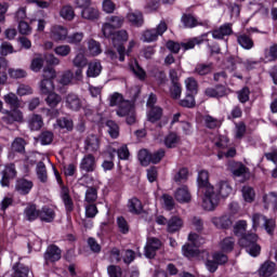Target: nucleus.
<instances>
[{
  "mask_svg": "<svg viewBox=\"0 0 277 277\" xmlns=\"http://www.w3.org/2000/svg\"><path fill=\"white\" fill-rule=\"evenodd\" d=\"M130 93L132 94L131 101H124L120 93H113L109 96V105L110 107H118L117 116L120 118L127 117V123L133 124L135 123V106L133 101L140 95V87L131 89Z\"/></svg>",
  "mask_w": 277,
  "mask_h": 277,
  "instance_id": "nucleus-1",
  "label": "nucleus"
},
{
  "mask_svg": "<svg viewBox=\"0 0 277 277\" xmlns=\"http://www.w3.org/2000/svg\"><path fill=\"white\" fill-rule=\"evenodd\" d=\"M230 194H233V187L226 181L219 182L215 187H208L202 201L203 209L213 211L217 207L220 198H228Z\"/></svg>",
  "mask_w": 277,
  "mask_h": 277,
  "instance_id": "nucleus-2",
  "label": "nucleus"
},
{
  "mask_svg": "<svg viewBox=\"0 0 277 277\" xmlns=\"http://www.w3.org/2000/svg\"><path fill=\"white\" fill-rule=\"evenodd\" d=\"M129 40V34L127 30H119L113 35L111 41L113 47L116 49V51L111 50V48L107 49L105 51V55L110 62L116 64V62H124V55H126V49H124V42Z\"/></svg>",
  "mask_w": 277,
  "mask_h": 277,
  "instance_id": "nucleus-3",
  "label": "nucleus"
},
{
  "mask_svg": "<svg viewBox=\"0 0 277 277\" xmlns=\"http://www.w3.org/2000/svg\"><path fill=\"white\" fill-rule=\"evenodd\" d=\"M166 157V150L164 149H158L156 151H148V149L143 148L140 149L137 153V159L141 163V166H144L145 168L150 166L153 163L154 166H157V163H161V160Z\"/></svg>",
  "mask_w": 277,
  "mask_h": 277,
  "instance_id": "nucleus-4",
  "label": "nucleus"
},
{
  "mask_svg": "<svg viewBox=\"0 0 277 277\" xmlns=\"http://www.w3.org/2000/svg\"><path fill=\"white\" fill-rule=\"evenodd\" d=\"M57 77V72L53 67H47L43 69L42 80L40 82V92L41 94H51L54 92L55 84H53V79Z\"/></svg>",
  "mask_w": 277,
  "mask_h": 277,
  "instance_id": "nucleus-5",
  "label": "nucleus"
},
{
  "mask_svg": "<svg viewBox=\"0 0 277 277\" xmlns=\"http://www.w3.org/2000/svg\"><path fill=\"white\" fill-rule=\"evenodd\" d=\"M259 236L256 234H246L239 239V246L246 248L251 256L261 254V246L256 243Z\"/></svg>",
  "mask_w": 277,
  "mask_h": 277,
  "instance_id": "nucleus-6",
  "label": "nucleus"
},
{
  "mask_svg": "<svg viewBox=\"0 0 277 277\" xmlns=\"http://www.w3.org/2000/svg\"><path fill=\"white\" fill-rule=\"evenodd\" d=\"M168 31V24L166 22H160L155 28L145 30L142 35L143 42H155L159 36Z\"/></svg>",
  "mask_w": 277,
  "mask_h": 277,
  "instance_id": "nucleus-7",
  "label": "nucleus"
},
{
  "mask_svg": "<svg viewBox=\"0 0 277 277\" xmlns=\"http://www.w3.org/2000/svg\"><path fill=\"white\" fill-rule=\"evenodd\" d=\"M213 260H208L206 262V267L209 269L212 274L213 272L217 271V265H224V263L228 262V256L224 253L216 252L212 255Z\"/></svg>",
  "mask_w": 277,
  "mask_h": 277,
  "instance_id": "nucleus-8",
  "label": "nucleus"
},
{
  "mask_svg": "<svg viewBox=\"0 0 277 277\" xmlns=\"http://www.w3.org/2000/svg\"><path fill=\"white\" fill-rule=\"evenodd\" d=\"M50 38L54 42H64L68 38V29L64 26H52L50 29Z\"/></svg>",
  "mask_w": 277,
  "mask_h": 277,
  "instance_id": "nucleus-9",
  "label": "nucleus"
},
{
  "mask_svg": "<svg viewBox=\"0 0 277 277\" xmlns=\"http://www.w3.org/2000/svg\"><path fill=\"white\" fill-rule=\"evenodd\" d=\"M2 117V121L5 124H14V122H23V111L18 110V108H14L13 110H4Z\"/></svg>",
  "mask_w": 277,
  "mask_h": 277,
  "instance_id": "nucleus-10",
  "label": "nucleus"
},
{
  "mask_svg": "<svg viewBox=\"0 0 277 277\" xmlns=\"http://www.w3.org/2000/svg\"><path fill=\"white\" fill-rule=\"evenodd\" d=\"M60 259H62V249L55 245L49 246L44 253L45 263H55Z\"/></svg>",
  "mask_w": 277,
  "mask_h": 277,
  "instance_id": "nucleus-11",
  "label": "nucleus"
},
{
  "mask_svg": "<svg viewBox=\"0 0 277 277\" xmlns=\"http://www.w3.org/2000/svg\"><path fill=\"white\" fill-rule=\"evenodd\" d=\"M161 248V240L157 238H149L145 247V256L147 259H155L157 250Z\"/></svg>",
  "mask_w": 277,
  "mask_h": 277,
  "instance_id": "nucleus-12",
  "label": "nucleus"
},
{
  "mask_svg": "<svg viewBox=\"0 0 277 277\" xmlns=\"http://www.w3.org/2000/svg\"><path fill=\"white\" fill-rule=\"evenodd\" d=\"M82 172H94L96 170V158L92 154L85 155L80 162Z\"/></svg>",
  "mask_w": 277,
  "mask_h": 277,
  "instance_id": "nucleus-13",
  "label": "nucleus"
},
{
  "mask_svg": "<svg viewBox=\"0 0 277 277\" xmlns=\"http://www.w3.org/2000/svg\"><path fill=\"white\" fill-rule=\"evenodd\" d=\"M12 179H16V168L14 167V164H9L2 171V179H1L2 187H8Z\"/></svg>",
  "mask_w": 277,
  "mask_h": 277,
  "instance_id": "nucleus-14",
  "label": "nucleus"
},
{
  "mask_svg": "<svg viewBox=\"0 0 277 277\" xmlns=\"http://www.w3.org/2000/svg\"><path fill=\"white\" fill-rule=\"evenodd\" d=\"M229 170L235 176H242L243 179H248V176H250L248 168L241 162H230Z\"/></svg>",
  "mask_w": 277,
  "mask_h": 277,
  "instance_id": "nucleus-15",
  "label": "nucleus"
},
{
  "mask_svg": "<svg viewBox=\"0 0 277 277\" xmlns=\"http://www.w3.org/2000/svg\"><path fill=\"white\" fill-rule=\"evenodd\" d=\"M127 21L134 27H142L144 25V15L140 11H130L127 14Z\"/></svg>",
  "mask_w": 277,
  "mask_h": 277,
  "instance_id": "nucleus-16",
  "label": "nucleus"
},
{
  "mask_svg": "<svg viewBox=\"0 0 277 277\" xmlns=\"http://www.w3.org/2000/svg\"><path fill=\"white\" fill-rule=\"evenodd\" d=\"M31 187H34V183L27 180H17L15 184V189L22 196H27L29 192H31Z\"/></svg>",
  "mask_w": 277,
  "mask_h": 277,
  "instance_id": "nucleus-17",
  "label": "nucleus"
},
{
  "mask_svg": "<svg viewBox=\"0 0 277 277\" xmlns=\"http://www.w3.org/2000/svg\"><path fill=\"white\" fill-rule=\"evenodd\" d=\"M230 34H233V27H230V24H225L212 31V38L215 40H222L224 37L230 36Z\"/></svg>",
  "mask_w": 277,
  "mask_h": 277,
  "instance_id": "nucleus-18",
  "label": "nucleus"
},
{
  "mask_svg": "<svg viewBox=\"0 0 277 277\" xmlns=\"http://www.w3.org/2000/svg\"><path fill=\"white\" fill-rule=\"evenodd\" d=\"M273 274H276V263L264 262L259 269V275L262 277H269Z\"/></svg>",
  "mask_w": 277,
  "mask_h": 277,
  "instance_id": "nucleus-19",
  "label": "nucleus"
},
{
  "mask_svg": "<svg viewBox=\"0 0 277 277\" xmlns=\"http://www.w3.org/2000/svg\"><path fill=\"white\" fill-rule=\"evenodd\" d=\"M24 217L28 222H34L40 217V210H38L35 205H30L24 210Z\"/></svg>",
  "mask_w": 277,
  "mask_h": 277,
  "instance_id": "nucleus-20",
  "label": "nucleus"
},
{
  "mask_svg": "<svg viewBox=\"0 0 277 277\" xmlns=\"http://www.w3.org/2000/svg\"><path fill=\"white\" fill-rule=\"evenodd\" d=\"M263 203L265 209L273 207L274 211H277V193L271 192L263 196Z\"/></svg>",
  "mask_w": 277,
  "mask_h": 277,
  "instance_id": "nucleus-21",
  "label": "nucleus"
},
{
  "mask_svg": "<svg viewBox=\"0 0 277 277\" xmlns=\"http://www.w3.org/2000/svg\"><path fill=\"white\" fill-rule=\"evenodd\" d=\"M183 228V220L179 216H172L167 223L168 233H176Z\"/></svg>",
  "mask_w": 277,
  "mask_h": 277,
  "instance_id": "nucleus-22",
  "label": "nucleus"
},
{
  "mask_svg": "<svg viewBox=\"0 0 277 277\" xmlns=\"http://www.w3.org/2000/svg\"><path fill=\"white\" fill-rule=\"evenodd\" d=\"M219 248L222 252H233L235 249V238L233 236L223 238L219 243Z\"/></svg>",
  "mask_w": 277,
  "mask_h": 277,
  "instance_id": "nucleus-23",
  "label": "nucleus"
},
{
  "mask_svg": "<svg viewBox=\"0 0 277 277\" xmlns=\"http://www.w3.org/2000/svg\"><path fill=\"white\" fill-rule=\"evenodd\" d=\"M212 224H214L216 228H229V226L233 225V221H230L228 215L214 216L212 217Z\"/></svg>",
  "mask_w": 277,
  "mask_h": 277,
  "instance_id": "nucleus-24",
  "label": "nucleus"
},
{
  "mask_svg": "<svg viewBox=\"0 0 277 277\" xmlns=\"http://www.w3.org/2000/svg\"><path fill=\"white\" fill-rule=\"evenodd\" d=\"M28 127L30 131H40V128L44 127V121L40 115H32L28 119Z\"/></svg>",
  "mask_w": 277,
  "mask_h": 277,
  "instance_id": "nucleus-25",
  "label": "nucleus"
},
{
  "mask_svg": "<svg viewBox=\"0 0 277 277\" xmlns=\"http://www.w3.org/2000/svg\"><path fill=\"white\" fill-rule=\"evenodd\" d=\"M102 70H103V66L101 65V63L91 62L88 65L87 77H89V78L98 77V75H101Z\"/></svg>",
  "mask_w": 277,
  "mask_h": 277,
  "instance_id": "nucleus-26",
  "label": "nucleus"
},
{
  "mask_svg": "<svg viewBox=\"0 0 277 277\" xmlns=\"http://www.w3.org/2000/svg\"><path fill=\"white\" fill-rule=\"evenodd\" d=\"M70 192L68 190V187L63 186L61 190V198L65 205L66 211L70 213L72 211L74 206H72V199L70 198Z\"/></svg>",
  "mask_w": 277,
  "mask_h": 277,
  "instance_id": "nucleus-27",
  "label": "nucleus"
},
{
  "mask_svg": "<svg viewBox=\"0 0 277 277\" xmlns=\"http://www.w3.org/2000/svg\"><path fill=\"white\" fill-rule=\"evenodd\" d=\"M66 106L74 111L81 108V100L76 94H68L66 97Z\"/></svg>",
  "mask_w": 277,
  "mask_h": 277,
  "instance_id": "nucleus-28",
  "label": "nucleus"
},
{
  "mask_svg": "<svg viewBox=\"0 0 277 277\" xmlns=\"http://www.w3.org/2000/svg\"><path fill=\"white\" fill-rule=\"evenodd\" d=\"M39 217L41 222H53V220H55V211L51 208L44 207L39 210Z\"/></svg>",
  "mask_w": 277,
  "mask_h": 277,
  "instance_id": "nucleus-29",
  "label": "nucleus"
},
{
  "mask_svg": "<svg viewBox=\"0 0 277 277\" xmlns=\"http://www.w3.org/2000/svg\"><path fill=\"white\" fill-rule=\"evenodd\" d=\"M205 38H207V34L194 39H189L187 42L181 43V47L184 49V51H189V49H194L196 44H202V42H205Z\"/></svg>",
  "mask_w": 277,
  "mask_h": 277,
  "instance_id": "nucleus-30",
  "label": "nucleus"
},
{
  "mask_svg": "<svg viewBox=\"0 0 277 277\" xmlns=\"http://www.w3.org/2000/svg\"><path fill=\"white\" fill-rule=\"evenodd\" d=\"M88 53L92 57H96V55H101L103 53V50H101V43L96 40H89L88 41Z\"/></svg>",
  "mask_w": 277,
  "mask_h": 277,
  "instance_id": "nucleus-31",
  "label": "nucleus"
},
{
  "mask_svg": "<svg viewBox=\"0 0 277 277\" xmlns=\"http://www.w3.org/2000/svg\"><path fill=\"white\" fill-rule=\"evenodd\" d=\"M12 277H29V267L25 264L17 263L13 266Z\"/></svg>",
  "mask_w": 277,
  "mask_h": 277,
  "instance_id": "nucleus-32",
  "label": "nucleus"
},
{
  "mask_svg": "<svg viewBox=\"0 0 277 277\" xmlns=\"http://www.w3.org/2000/svg\"><path fill=\"white\" fill-rule=\"evenodd\" d=\"M197 182H198L199 187L205 189L203 190L205 193L207 189H209V187H213V186H211V184H209V171L199 172Z\"/></svg>",
  "mask_w": 277,
  "mask_h": 277,
  "instance_id": "nucleus-33",
  "label": "nucleus"
},
{
  "mask_svg": "<svg viewBox=\"0 0 277 277\" xmlns=\"http://www.w3.org/2000/svg\"><path fill=\"white\" fill-rule=\"evenodd\" d=\"M81 16L87 21H96V18H98L100 16V13L98 10H96L95 8L87 6L82 10Z\"/></svg>",
  "mask_w": 277,
  "mask_h": 277,
  "instance_id": "nucleus-34",
  "label": "nucleus"
},
{
  "mask_svg": "<svg viewBox=\"0 0 277 277\" xmlns=\"http://www.w3.org/2000/svg\"><path fill=\"white\" fill-rule=\"evenodd\" d=\"M75 124L72 123V120L64 117L56 120V123L54 124V129H66V131H72Z\"/></svg>",
  "mask_w": 277,
  "mask_h": 277,
  "instance_id": "nucleus-35",
  "label": "nucleus"
},
{
  "mask_svg": "<svg viewBox=\"0 0 277 277\" xmlns=\"http://www.w3.org/2000/svg\"><path fill=\"white\" fill-rule=\"evenodd\" d=\"M175 199L177 202H189V200H192V195L187 188H179L175 193Z\"/></svg>",
  "mask_w": 277,
  "mask_h": 277,
  "instance_id": "nucleus-36",
  "label": "nucleus"
},
{
  "mask_svg": "<svg viewBox=\"0 0 277 277\" xmlns=\"http://www.w3.org/2000/svg\"><path fill=\"white\" fill-rule=\"evenodd\" d=\"M72 65L76 68H85L88 66V58L83 52H78L72 60Z\"/></svg>",
  "mask_w": 277,
  "mask_h": 277,
  "instance_id": "nucleus-37",
  "label": "nucleus"
},
{
  "mask_svg": "<svg viewBox=\"0 0 277 277\" xmlns=\"http://www.w3.org/2000/svg\"><path fill=\"white\" fill-rule=\"evenodd\" d=\"M162 110L160 107H153L147 111V120L149 122H157V120H161Z\"/></svg>",
  "mask_w": 277,
  "mask_h": 277,
  "instance_id": "nucleus-38",
  "label": "nucleus"
},
{
  "mask_svg": "<svg viewBox=\"0 0 277 277\" xmlns=\"http://www.w3.org/2000/svg\"><path fill=\"white\" fill-rule=\"evenodd\" d=\"M47 98L45 102L49 105V107H57V105H60V103H62V96H60V94L55 93V92H51L47 94Z\"/></svg>",
  "mask_w": 277,
  "mask_h": 277,
  "instance_id": "nucleus-39",
  "label": "nucleus"
},
{
  "mask_svg": "<svg viewBox=\"0 0 277 277\" xmlns=\"http://www.w3.org/2000/svg\"><path fill=\"white\" fill-rule=\"evenodd\" d=\"M106 127L108 128V133H109L110 137H113V140H116L119 137L120 128L118 127V124L116 122H114L113 120H108V121H106Z\"/></svg>",
  "mask_w": 277,
  "mask_h": 277,
  "instance_id": "nucleus-40",
  "label": "nucleus"
},
{
  "mask_svg": "<svg viewBox=\"0 0 277 277\" xmlns=\"http://www.w3.org/2000/svg\"><path fill=\"white\" fill-rule=\"evenodd\" d=\"M60 16L64 18V21H72V18H75V10L70 5H65L61 9Z\"/></svg>",
  "mask_w": 277,
  "mask_h": 277,
  "instance_id": "nucleus-41",
  "label": "nucleus"
},
{
  "mask_svg": "<svg viewBox=\"0 0 277 277\" xmlns=\"http://www.w3.org/2000/svg\"><path fill=\"white\" fill-rule=\"evenodd\" d=\"M184 83L188 94H198V82L196 79L189 77Z\"/></svg>",
  "mask_w": 277,
  "mask_h": 277,
  "instance_id": "nucleus-42",
  "label": "nucleus"
},
{
  "mask_svg": "<svg viewBox=\"0 0 277 277\" xmlns=\"http://www.w3.org/2000/svg\"><path fill=\"white\" fill-rule=\"evenodd\" d=\"M98 198V190L94 187H89L85 192L84 201L88 202V205H92V202H96Z\"/></svg>",
  "mask_w": 277,
  "mask_h": 277,
  "instance_id": "nucleus-43",
  "label": "nucleus"
},
{
  "mask_svg": "<svg viewBox=\"0 0 277 277\" xmlns=\"http://www.w3.org/2000/svg\"><path fill=\"white\" fill-rule=\"evenodd\" d=\"M42 66H44V58H42V56L34 57L30 63V70H32V72H40Z\"/></svg>",
  "mask_w": 277,
  "mask_h": 277,
  "instance_id": "nucleus-44",
  "label": "nucleus"
},
{
  "mask_svg": "<svg viewBox=\"0 0 277 277\" xmlns=\"http://www.w3.org/2000/svg\"><path fill=\"white\" fill-rule=\"evenodd\" d=\"M274 60H277V44L264 51V62H274Z\"/></svg>",
  "mask_w": 277,
  "mask_h": 277,
  "instance_id": "nucleus-45",
  "label": "nucleus"
},
{
  "mask_svg": "<svg viewBox=\"0 0 277 277\" xmlns=\"http://www.w3.org/2000/svg\"><path fill=\"white\" fill-rule=\"evenodd\" d=\"M37 176L41 183H47L49 176L47 175V166H44V162H38Z\"/></svg>",
  "mask_w": 277,
  "mask_h": 277,
  "instance_id": "nucleus-46",
  "label": "nucleus"
},
{
  "mask_svg": "<svg viewBox=\"0 0 277 277\" xmlns=\"http://www.w3.org/2000/svg\"><path fill=\"white\" fill-rule=\"evenodd\" d=\"M188 176H189V171L186 168H182L175 173L173 181L175 183H185Z\"/></svg>",
  "mask_w": 277,
  "mask_h": 277,
  "instance_id": "nucleus-47",
  "label": "nucleus"
},
{
  "mask_svg": "<svg viewBox=\"0 0 277 277\" xmlns=\"http://www.w3.org/2000/svg\"><path fill=\"white\" fill-rule=\"evenodd\" d=\"M242 196L246 202H254L256 194L254 193V188L245 186L242 187Z\"/></svg>",
  "mask_w": 277,
  "mask_h": 277,
  "instance_id": "nucleus-48",
  "label": "nucleus"
},
{
  "mask_svg": "<svg viewBox=\"0 0 277 277\" xmlns=\"http://www.w3.org/2000/svg\"><path fill=\"white\" fill-rule=\"evenodd\" d=\"M72 49L70 48V45L67 44H62L54 49L55 55H58L60 57H68Z\"/></svg>",
  "mask_w": 277,
  "mask_h": 277,
  "instance_id": "nucleus-49",
  "label": "nucleus"
},
{
  "mask_svg": "<svg viewBox=\"0 0 277 277\" xmlns=\"http://www.w3.org/2000/svg\"><path fill=\"white\" fill-rule=\"evenodd\" d=\"M182 92L183 89L181 88V83L172 82V85L170 87V96L173 97L175 101H179V98H181Z\"/></svg>",
  "mask_w": 277,
  "mask_h": 277,
  "instance_id": "nucleus-50",
  "label": "nucleus"
},
{
  "mask_svg": "<svg viewBox=\"0 0 277 277\" xmlns=\"http://www.w3.org/2000/svg\"><path fill=\"white\" fill-rule=\"evenodd\" d=\"M129 210L131 213H142V201L137 198H132L129 201Z\"/></svg>",
  "mask_w": 277,
  "mask_h": 277,
  "instance_id": "nucleus-51",
  "label": "nucleus"
},
{
  "mask_svg": "<svg viewBox=\"0 0 277 277\" xmlns=\"http://www.w3.org/2000/svg\"><path fill=\"white\" fill-rule=\"evenodd\" d=\"M206 96H209L210 98H220V96H224V91L222 88H208L205 92Z\"/></svg>",
  "mask_w": 277,
  "mask_h": 277,
  "instance_id": "nucleus-52",
  "label": "nucleus"
},
{
  "mask_svg": "<svg viewBox=\"0 0 277 277\" xmlns=\"http://www.w3.org/2000/svg\"><path fill=\"white\" fill-rule=\"evenodd\" d=\"M238 43L240 44V47H242V49L247 50H250L252 49V47H254V42L252 41V39H250V37L246 35L238 37Z\"/></svg>",
  "mask_w": 277,
  "mask_h": 277,
  "instance_id": "nucleus-53",
  "label": "nucleus"
},
{
  "mask_svg": "<svg viewBox=\"0 0 277 277\" xmlns=\"http://www.w3.org/2000/svg\"><path fill=\"white\" fill-rule=\"evenodd\" d=\"M17 29L22 36H29L32 31V28L29 26V23H27L25 21L18 22Z\"/></svg>",
  "mask_w": 277,
  "mask_h": 277,
  "instance_id": "nucleus-54",
  "label": "nucleus"
},
{
  "mask_svg": "<svg viewBox=\"0 0 277 277\" xmlns=\"http://www.w3.org/2000/svg\"><path fill=\"white\" fill-rule=\"evenodd\" d=\"M161 200L162 206L164 209H167V211H172V209H174V198H172V196L164 194L162 195Z\"/></svg>",
  "mask_w": 277,
  "mask_h": 277,
  "instance_id": "nucleus-55",
  "label": "nucleus"
},
{
  "mask_svg": "<svg viewBox=\"0 0 277 277\" xmlns=\"http://www.w3.org/2000/svg\"><path fill=\"white\" fill-rule=\"evenodd\" d=\"M3 101L11 107H18V97L14 93H9L3 96Z\"/></svg>",
  "mask_w": 277,
  "mask_h": 277,
  "instance_id": "nucleus-56",
  "label": "nucleus"
},
{
  "mask_svg": "<svg viewBox=\"0 0 277 277\" xmlns=\"http://www.w3.org/2000/svg\"><path fill=\"white\" fill-rule=\"evenodd\" d=\"M182 23L184 27L192 28L198 25V19H196V17H194L193 15H183Z\"/></svg>",
  "mask_w": 277,
  "mask_h": 277,
  "instance_id": "nucleus-57",
  "label": "nucleus"
},
{
  "mask_svg": "<svg viewBox=\"0 0 277 277\" xmlns=\"http://www.w3.org/2000/svg\"><path fill=\"white\" fill-rule=\"evenodd\" d=\"M107 23H109L115 29H119V27H122L124 24V18L122 16H110L107 19Z\"/></svg>",
  "mask_w": 277,
  "mask_h": 277,
  "instance_id": "nucleus-58",
  "label": "nucleus"
},
{
  "mask_svg": "<svg viewBox=\"0 0 277 277\" xmlns=\"http://www.w3.org/2000/svg\"><path fill=\"white\" fill-rule=\"evenodd\" d=\"M182 252L184 256L190 259V256H196L197 249L194 245L187 243L182 247Z\"/></svg>",
  "mask_w": 277,
  "mask_h": 277,
  "instance_id": "nucleus-59",
  "label": "nucleus"
},
{
  "mask_svg": "<svg viewBox=\"0 0 277 277\" xmlns=\"http://www.w3.org/2000/svg\"><path fill=\"white\" fill-rule=\"evenodd\" d=\"M180 105L182 107H194L196 105V100L194 98V94L187 93L186 97L180 101Z\"/></svg>",
  "mask_w": 277,
  "mask_h": 277,
  "instance_id": "nucleus-60",
  "label": "nucleus"
},
{
  "mask_svg": "<svg viewBox=\"0 0 277 277\" xmlns=\"http://www.w3.org/2000/svg\"><path fill=\"white\" fill-rule=\"evenodd\" d=\"M246 228H248V223L246 221H238L234 226L235 235H243L246 233Z\"/></svg>",
  "mask_w": 277,
  "mask_h": 277,
  "instance_id": "nucleus-61",
  "label": "nucleus"
},
{
  "mask_svg": "<svg viewBox=\"0 0 277 277\" xmlns=\"http://www.w3.org/2000/svg\"><path fill=\"white\" fill-rule=\"evenodd\" d=\"M9 75L12 79H24L27 77V71L25 69H9Z\"/></svg>",
  "mask_w": 277,
  "mask_h": 277,
  "instance_id": "nucleus-62",
  "label": "nucleus"
},
{
  "mask_svg": "<svg viewBox=\"0 0 277 277\" xmlns=\"http://www.w3.org/2000/svg\"><path fill=\"white\" fill-rule=\"evenodd\" d=\"M107 273H108L109 277H121L122 268H120V266L110 265L107 267Z\"/></svg>",
  "mask_w": 277,
  "mask_h": 277,
  "instance_id": "nucleus-63",
  "label": "nucleus"
},
{
  "mask_svg": "<svg viewBox=\"0 0 277 277\" xmlns=\"http://www.w3.org/2000/svg\"><path fill=\"white\" fill-rule=\"evenodd\" d=\"M83 40V32H76L74 35L67 36V42L69 44H79Z\"/></svg>",
  "mask_w": 277,
  "mask_h": 277,
  "instance_id": "nucleus-64",
  "label": "nucleus"
}]
</instances>
